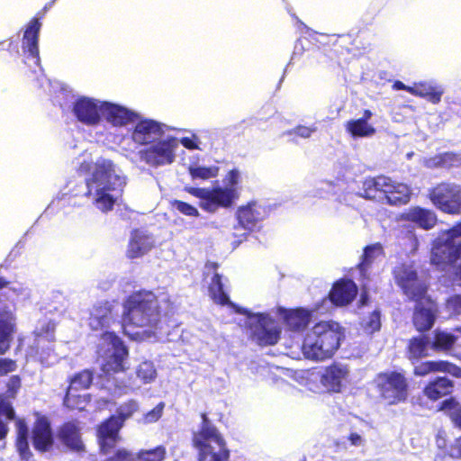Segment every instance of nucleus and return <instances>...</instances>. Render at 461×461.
<instances>
[{"mask_svg":"<svg viewBox=\"0 0 461 461\" xmlns=\"http://www.w3.org/2000/svg\"><path fill=\"white\" fill-rule=\"evenodd\" d=\"M343 337L341 326L332 321H319V359L330 357Z\"/></svg>","mask_w":461,"mask_h":461,"instance_id":"nucleus-12","label":"nucleus"},{"mask_svg":"<svg viewBox=\"0 0 461 461\" xmlns=\"http://www.w3.org/2000/svg\"><path fill=\"white\" fill-rule=\"evenodd\" d=\"M357 294V287L351 280H340L337 282L329 294L330 301L338 305L343 306L350 303Z\"/></svg>","mask_w":461,"mask_h":461,"instance_id":"nucleus-25","label":"nucleus"},{"mask_svg":"<svg viewBox=\"0 0 461 461\" xmlns=\"http://www.w3.org/2000/svg\"><path fill=\"white\" fill-rule=\"evenodd\" d=\"M102 113L109 123L116 127L125 126L139 117L136 113L108 102H102Z\"/></svg>","mask_w":461,"mask_h":461,"instance_id":"nucleus-20","label":"nucleus"},{"mask_svg":"<svg viewBox=\"0 0 461 461\" xmlns=\"http://www.w3.org/2000/svg\"><path fill=\"white\" fill-rule=\"evenodd\" d=\"M74 392L75 390L67 388L63 398V405L72 411H83L86 404V397Z\"/></svg>","mask_w":461,"mask_h":461,"instance_id":"nucleus-41","label":"nucleus"},{"mask_svg":"<svg viewBox=\"0 0 461 461\" xmlns=\"http://www.w3.org/2000/svg\"><path fill=\"white\" fill-rule=\"evenodd\" d=\"M425 167L429 168L443 167L441 153L424 159Z\"/></svg>","mask_w":461,"mask_h":461,"instance_id":"nucleus-58","label":"nucleus"},{"mask_svg":"<svg viewBox=\"0 0 461 461\" xmlns=\"http://www.w3.org/2000/svg\"><path fill=\"white\" fill-rule=\"evenodd\" d=\"M436 444L438 448L445 449L447 447V434L444 430H439L436 437Z\"/></svg>","mask_w":461,"mask_h":461,"instance_id":"nucleus-59","label":"nucleus"},{"mask_svg":"<svg viewBox=\"0 0 461 461\" xmlns=\"http://www.w3.org/2000/svg\"><path fill=\"white\" fill-rule=\"evenodd\" d=\"M17 366L14 360L11 358H0V376L14 372Z\"/></svg>","mask_w":461,"mask_h":461,"instance_id":"nucleus-55","label":"nucleus"},{"mask_svg":"<svg viewBox=\"0 0 461 461\" xmlns=\"http://www.w3.org/2000/svg\"><path fill=\"white\" fill-rule=\"evenodd\" d=\"M240 180V172L238 169H230L225 176L224 183L226 184L225 188H234L238 185Z\"/></svg>","mask_w":461,"mask_h":461,"instance_id":"nucleus-54","label":"nucleus"},{"mask_svg":"<svg viewBox=\"0 0 461 461\" xmlns=\"http://www.w3.org/2000/svg\"><path fill=\"white\" fill-rule=\"evenodd\" d=\"M428 345L429 339L427 337H419L411 339L409 344L410 359L418 360L428 356Z\"/></svg>","mask_w":461,"mask_h":461,"instance_id":"nucleus-40","label":"nucleus"},{"mask_svg":"<svg viewBox=\"0 0 461 461\" xmlns=\"http://www.w3.org/2000/svg\"><path fill=\"white\" fill-rule=\"evenodd\" d=\"M202 422L192 437V445L198 450V461H230V451L218 429L205 412L201 414Z\"/></svg>","mask_w":461,"mask_h":461,"instance_id":"nucleus-4","label":"nucleus"},{"mask_svg":"<svg viewBox=\"0 0 461 461\" xmlns=\"http://www.w3.org/2000/svg\"><path fill=\"white\" fill-rule=\"evenodd\" d=\"M443 167H458L461 165V154L453 152L441 153Z\"/></svg>","mask_w":461,"mask_h":461,"instance_id":"nucleus-52","label":"nucleus"},{"mask_svg":"<svg viewBox=\"0 0 461 461\" xmlns=\"http://www.w3.org/2000/svg\"><path fill=\"white\" fill-rule=\"evenodd\" d=\"M454 387L451 380L446 377H438L430 381L423 389V393L429 400L437 401L441 397L449 394Z\"/></svg>","mask_w":461,"mask_h":461,"instance_id":"nucleus-30","label":"nucleus"},{"mask_svg":"<svg viewBox=\"0 0 461 461\" xmlns=\"http://www.w3.org/2000/svg\"><path fill=\"white\" fill-rule=\"evenodd\" d=\"M184 191L198 198L199 206L210 213L215 212L219 208L230 207L233 201L238 198V193L234 188L185 186Z\"/></svg>","mask_w":461,"mask_h":461,"instance_id":"nucleus-7","label":"nucleus"},{"mask_svg":"<svg viewBox=\"0 0 461 461\" xmlns=\"http://www.w3.org/2000/svg\"><path fill=\"white\" fill-rule=\"evenodd\" d=\"M177 143L175 138L158 139L141 149L138 154L141 161L152 167L169 165L176 158Z\"/></svg>","mask_w":461,"mask_h":461,"instance_id":"nucleus-9","label":"nucleus"},{"mask_svg":"<svg viewBox=\"0 0 461 461\" xmlns=\"http://www.w3.org/2000/svg\"><path fill=\"white\" fill-rule=\"evenodd\" d=\"M172 206L186 216L198 217L200 215L198 210L194 206L181 200H174L172 202Z\"/></svg>","mask_w":461,"mask_h":461,"instance_id":"nucleus-49","label":"nucleus"},{"mask_svg":"<svg viewBox=\"0 0 461 461\" xmlns=\"http://www.w3.org/2000/svg\"><path fill=\"white\" fill-rule=\"evenodd\" d=\"M394 90H405L411 94V86H406L401 81H395L393 85Z\"/></svg>","mask_w":461,"mask_h":461,"instance_id":"nucleus-63","label":"nucleus"},{"mask_svg":"<svg viewBox=\"0 0 461 461\" xmlns=\"http://www.w3.org/2000/svg\"><path fill=\"white\" fill-rule=\"evenodd\" d=\"M303 353L306 358L315 360L317 359V343L308 341L307 339H304L302 346Z\"/></svg>","mask_w":461,"mask_h":461,"instance_id":"nucleus-53","label":"nucleus"},{"mask_svg":"<svg viewBox=\"0 0 461 461\" xmlns=\"http://www.w3.org/2000/svg\"><path fill=\"white\" fill-rule=\"evenodd\" d=\"M11 282L0 275V290L7 288Z\"/></svg>","mask_w":461,"mask_h":461,"instance_id":"nucleus-64","label":"nucleus"},{"mask_svg":"<svg viewBox=\"0 0 461 461\" xmlns=\"http://www.w3.org/2000/svg\"><path fill=\"white\" fill-rule=\"evenodd\" d=\"M410 90L411 95L425 98L434 104L441 101L444 94L442 86L432 80L415 82Z\"/></svg>","mask_w":461,"mask_h":461,"instance_id":"nucleus-27","label":"nucleus"},{"mask_svg":"<svg viewBox=\"0 0 461 461\" xmlns=\"http://www.w3.org/2000/svg\"><path fill=\"white\" fill-rule=\"evenodd\" d=\"M82 173L88 174L86 178V196H91L94 188L104 185H118L122 192L125 182L115 173L113 163L110 159L104 158H98L95 163L83 161L79 166Z\"/></svg>","mask_w":461,"mask_h":461,"instance_id":"nucleus-5","label":"nucleus"},{"mask_svg":"<svg viewBox=\"0 0 461 461\" xmlns=\"http://www.w3.org/2000/svg\"><path fill=\"white\" fill-rule=\"evenodd\" d=\"M440 410L447 412L455 425L461 429V404L459 402L452 398L446 400L441 403ZM448 454L451 457L461 458V436L450 447Z\"/></svg>","mask_w":461,"mask_h":461,"instance_id":"nucleus-26","label":"nucleus"},{"mask_svg":"<svg viewBox=\"0 0 461 461\" xmlns=\"http://www.w3.org/2000/svg\"><path fill=\"white\" fill-rule=\"evenodd\" d=\"M349 440L351 444L356 447L362 446L364 443L362 437L357 433H351L349 436Z\"/></svg>","mask_w":461,"mask_h":461,"instance_id":"nucleus-61","label":"nucleus"},{"mask_svg":"<svg viewBox=\"0 0 461 461\" xmlns=\"http://www.w3.org/2000/svg\"><path fill=\"white\" fill-rule=\"evenodd\" d=\"M105 461H137L136 454L126 448L117 449L112 456L107 457Z\"/></svg>","mask_w":461,"mask_h":461,"instance_id":"nucleus-51","label":"nucleus"},{"mask_svg":"<svg viewBox=\"0 0 461 461\" xmlns=\"http://www.w3.org/2000/svg\"><path fill=\"white\" fill-rule=\"evenodd\" d=\"M385 176H381L375 178H368L363 182L361 196L367 199L376 200L384 203V193L382 184L384 182Z\"/></svg>","mask_w":461,"mask_h":461,"instance_id":"nucleus-33","label":"nucleus"},{"mask_svg":"<svg viewBox=\"0 0 461 461\" xmlns=\"http://www.w3.org/2000/svg\"><path fill=\"white\" fill-rule=\"evenodd\" d=\"M384 186V202L390 205H402L409 203L412 194L411 188L404 184L394 181L385 176Z\"/></svg>","mask_w":461,"mask_h":461,"instance_id":"nucleus-19","label":"nucleus"},{"mask_svg":"<svg viewBox=\"0 0 461 461\" xmlns=\"http://www.w3.org/2000/svg\"><path fill=\"white\" fill-rule=\"evenodd\" d=\"M9 432V428L6 422L0 419V440H3L6 438Z\"/></svg>","mask_w":461,"mask_h":461,"instance_id":"nucleus-62","label":"nucleus"},{"mask_svg":"<svg viewBox=\"0 0 461 461\" xmlns=\"http://www.w3.org/2000/svg\"><path fill=\"white\" fill-rule=\"evenodd\" d=\"M256 203H249L237 210L238 222L245 230H252L260 219L259 212L254 209Z\"/></svg>","mask_w":461,"mask_h":461,"instance_id":"nucleus-34","label":"nucleus"},{"mask_svg":"<svg viewBox=\"0 0 461 461\" xmlns=\"http://www.w3.org/2000/svg\"><path fill=\"white\" fill-rule=\"evenodd\" d=\"M101 338L113 348V352L104 359L102 365L103 373L110 376L124 372L126 370L124 361L129 356V350L122 339L113 331H104Z\"/></svg>","mask_w":461,"mask_h":461,"instance_id":"nucleus-11","label":"nucleus"},{"mask_svg":"<svg viewBox=\"0 0 461 461\" xmlns=\"http://www.w3.org/2000/svg\"><path fill=\"white\" fill-rule=\"evenodd\" d=\"M461 221L453 228L443 230L433 242L431 263L439 268L448 270L452 281L461 285Z\"/></svg>","mask_w":461,"mask_h":461,"instance_id":"nucleus-3","label":"nucleus"},{"mask_svg":"<svg viewBox=\"0 0 461 461\" xmlns=\"http://www.w3.org/2000/svg\"><path fill=\"white\" fill-rule=\"evenodd\" d=\"M122 330L125 336L134 339L140 332H132L131 328L142 329V335H150L160 322L161 315H172L176 305L166 293L159 296L150 290L132 292L123 302Z\"/></svg>","mask_w":461,"mask_h":461,"instance_id":"nucleus-1","label":"nucleus"},{"mask_svg":"<svg viewBox=\"0 0 461 461\" xmlns=\"http://www.w3.org/2000/svg\"><path fill=\"white\" fill-rule=\"evenodd\" d=\"M94 380V372L89 369L81 370L74 374L68 380V386L67 388L75 391L88 389Z\"/></svg>","mask_w":461,"mask_h":461,"instance_id":"nucleus-35","label":"nucleus"},{"mask_svg":"<svg viewBox=\"0 0 461 461\" xmlns=\"http://www.w3.org/2000/svg\"><path fill=\"white\" fill-rule=\"evenodd\" d=\"M164 408V403L160 402L156 407H154L151 411L147 412L144 416L146 422H155L157 421L162 415Z\"/></svg>","mask_w":461,"mask_h":461,"instance_id":"nucleus-56","label":"nucleus"},{"mask_svg":"<svg viewBox=\"0 0 461 461\" xmlns=\"http://www.w3.org/2000/svg\"><path fill=\"white\" fill-rule=\"evenodd\" d=\"M394 278L403 293L417 302L413 313V324L419 331H426L432 328L438 307L434 301L426 296L427 284L418 276L412 264H402L395 267Z\"/></svg>","mask_w":461,"mask_h":461,"instance_id":"nucleus-2","label":"nucleus"},{"mask_svg":"<svg viewBox=\"0 0 461 461\" xmlns=\"http://www.w3.org/2000/svg\"><path fill=\"white\" fill-rule=\"evenodd\" d=\"M166 455V447L160 445L151 449H140L136 454V459L137 461H163Z\"/></svg>","mask_w":461,"mask_h":461,"instance_id":"nucleus-44","label":"nucleus"},{"mask_svg":"<svg viewBox=\"0 0 461 461\" xmlns=\"http://www.w3.org/2000/svg\"><path fill=\"white\" fill-rule=\"evenodd\" d=\"M188 173L193 180H195V179L208 180L210 178H213L218 176L219 167L216 166H212V167L190 166L188 167Z\"/></svg>","mask_w":461,"mask_h":461,"instance_id":"nucleus-43","label":"nucleus"},{"mask_svg":"<svg viewBox=\"0 0 461 461\" xmlns=\"http://www.w3.org/2000/svg\"><path fill=\"white\" fill-rule=\"evenodd\" d=\"M32 444L40 453H46L53 447L54 433L48 416L36 413V420L32 429Z\"/></svg>","mask_w":461,"mask_h":461,"instance_id":"nucleus-14","label":"nucleus"},{"mask_svg":"<svg viewBox=\"0 0 461 461\" xmlns=\"http://www.w3.org/2000/svg\"><path fill=\"white\" fill-rule=\"evenodd\" d=\"M180 143L187 149H198L197 143L189 137H183L180 139Z\"/></svg>","mask_w":461,"mask_h":461,"instance_id":"nucleus-60","label":"nucleus"},{"mask_svg":"<svg viewBox=\"0 0 461 461\" xmlns=\"http://www.w3.org/2000/svg\"><path fill=\"white\" fill-rule=\"evenodd\" d=\"M149 249L150 247L148 245L146 238L137 234V231H135L128 244L127 257L131 259L142 257Z\"/></svg>","mask_w":461,"mask_h":461,"instance_id":"nucleus-36","label":"nucleus"},{"mask_svg":"<svg viewBox=\"0 0 461 461\" xmlns=\"http://www.w3.org/2000/svg\"><path fill=\"white\" fill-rule=\"evenodd\" d=\"M15 427L17 429L15 447L22 459L28 461L32 454L30 450L28 442L29 429L27 423L23 419H16Z\"/></svg>","mask_w":461,"mask_h":461,"instance_id":"nucleus-31","label":"nucleus"},{"mask_svg":"<svg viewBox=\"0 0 461 461\" xmlns=\"http://www.w3.org/2000/svg\"><path fill=\"white\" fill-rule=\"evenodd\" d=\"M72 112L84 125L95 126L101 122L102 102L82 96L74 102Z\"/></svg>","mask_w":461,"mask_h":461,"instance_id":"nucleus-16","label":"nucleus"},{"mask_svg":"<svg viewBox=\"0 0 461 461\" xmlns=\"http://www.w3.org/2000/svg\"><path fill=\"white\" fill-rule=\"evenodd\" d=\"M137 376L145 384L152 382L157 375L156 369L151 362H141L136 370Z\"/></svg>","mask_w":461,"mask_h":461,"instance_id":"nucleus-45","label":"nucleus"},{"mask_svg":"<svg viewBox=\"0 0 461 461\" xmlns=\"http://www.w3.org/2000/svg\"><path fill=\"white\" fill-rule=\"evenodd\" d=\"M456 339L457 338L455 335L438 330L434 332V340L431 348L436 351H447L452 348Z\"/></svg>","mask_w":461,"mask_h":461,"instance_id":"nucleus-38","label":"nucleus"},{"mask_svg":"<svg viewBox=\"0 0 461 461\" xmlns=\"http://www.w3.org/2000/svg\"><path fill=\"white\" fill-rule=\"evenodd\" d=\"M445 309L450 316L461 314V294H454L447 298Z\"/></svg>","mask_w":461,"mask_h":461,"instance_id":"nucleus-50","label":"nucleus"},{"mask_svg":"<svg viewBox=\"0 0 461 461\" xmlns=\"http://www.w3.org/2000/svg\"><path fill=\"white\" fill-rule=\"evenodd\" d=\"M399 219L415 223L424 230L432 229L437 222L436 214L428 209L413 206L401 213Z\"/></svg>","mask_w":461,"mask_h":461,"instance_id":"nucleus-23","label":"nucleus"},{"mask_svg":"<svg viewBox=\"0 0 461 461\" xmlns=\"http://www.w3.org/2000/svg\"><path fill=\"white\" fill-rule=\"evenodd\" d=\"M286 329L291 331H302L306 329L311 320V312L303 308L286 309L280 307L277 310Z\"/></svg>","mask_w":461,"mask_h":461,"instance_id":"nucleus-22","label":"nucleus"},{"mask_svg":"<svg viewBox=\"0 0 461 461\" xmlns=\"http://www.w3.org/2000/svg\"><path fill=\"white\" fill-rule=\"evenodd\" d=\"M113 306L107 301L95 304L90 312L88 325L92 330L108 328L115 321Z\"/></svg>","mask_w":461,"mask_h":461,"instance_id":"nucleus-21","label":"nucleus"},{"mask_svg":"<svg viewBox=\"0 0 461 461\" xmlns=\"http://www.w3.org/2000/svg\"><path fill=\"white\" fill-rule=\"evenodd\" d=\"M117 189H119L118 185H104L94 188L95 192H92L93 203L103 212L112 211L117 199L111 193Z\"/></svg>","mask_w":461,"mask_h":461,"instance_id":"nucleus-29","label":"nucleus"},{"mask_svg":"<svg viewBox=\"0 0 461 461\" xmlns=\"http://www.w3.org/2000/svg\"><path fill=\"white\" fill-rule=\"evenodd\" d=\"M57 438L64 447L72 452L81 453L86 451L79 421L77 420H68L60 424L57 429Z\"/></svg>","mask_w":461,"mask_h":461,"instance_id":"nucleus-17","label":"nucleus"},{"mask_svg":"<svg viewBox=\"0 0 461 461\" xmlns=\"http://www.w3.org/2000/svg\"><path fill=\"white\" fill-rule=\"evenodd\" d=\"M413 372L418 376H425L430 373H447L461 378V368L444 360L421 362L414 366Z\"/></svg>","mask_w":461,"mask_h":461,"instance_id":"nucleus-24","label":"nucleus"},{"mask_svg":"<svg viewBox=\"0 0 461 461\" xmlns=\"http://www.w3.org/2000/svg\"><path fill=\"white\" fill-rule=\"evenodd\" d=\"M138 409V402L135 400H129L118 408L117 414L115 416L122 419V422L124 424V421L131 417Z\"/></svg>","mask_w":461,"mask_h":461,"instance_id":"nucleus-47","label":"nucleus"},{"mask_svg":"<svg viewBox=\"0 0 461 461\" xmlns=\"http://www.w3.org/2000/svg\"><path fill=\"white\" fill-rule=\"evenodd\" d=\"M163 134L161 123L151 119H141L136 123L131 138L136 144L147 146L160 139Z\"/></svg>","mask_w":461,"mask_h":461,"instance_id":"nucleus-18","label":"nucleus"},{"mask_svg":"<svg viewBox=\"0 0 461 461\" xmlns=\"http://www.w3.org/2000/svg\"><path fill=\"white\" fill-rule=\"evenodd\" d=\"M122 426V419L115 415H111L100 423L97 428V437L103 454L110 453L116 447L121 439L120 430Z\"/></svg>","mask_w":461,"mask_h":461,"instance_id":"nucleus-15","label":"nucleus"},{"mask_svg":"<svg viewBox=\"0 0 461 461\" xmlns=\"http://www.w3.org/2000/svg\"><path fill=\"white\" fill-rule=\"evenodd\" d=\"M382 254V247L379 244L368 246L365 249L363 260L358 266L361 276H366V271L372 261Z\"/></svg>","mask_w":461,"mask_h":461,"instance_id":"nucleus-42","label":"nucleus"},{"mask_svg":"<svg viewBox=\"0 0 461 461\" xmlns=\"http://www.w3.org/2000/svg\"><path fill=\"white\" fill-rule=\"evenodd\" d=\"M362 327L369 334L379 330L381 327L380 312L375 310L368 316L364 317L362 320Z\"/></svg>","mask_w":461,"mask_h":461,"instance_id":"nucleus-46","label":"nucleus"},{"mask_svg":"<svg viewBox=\"0 0 461 461\" xmlns=\"http://www.w3.org/2000/svg\"><path fill=\"white\" fill-rule=\"evenodd\" d=\"M1 415L5 416L9 420H16V414L12 402L2 393H0V416Z\"/></svg>","mask_w":461,"mask_h":461,"instance_id":"nucleus-48","label":"nucleus"},{"mask_svg":"<svg viewBox=\"0 0 461 461\" xmlns=\"http://www.w3.org/2000/svg\"><path fill=\"white\" fill-rule=\"evenodd\" d=\"M374 383L380 397L388 404H398L407 400L408 383L401 373H381L377 375Z\"/></svg>","mask_w":461,"mask_h":461,"instance_id":"nucleus-8","label":"nucleus"},{"mask_svg":"<svg viewBox=\"0 0 461 461\" xmlns=\"http://www.w3.org/2000/svg\"><path fill=\"white\" fill-rule=\"evenodd\" d=\"M56 0L47 3L44 7L32 18L27 24L22 41V48L32 58L39 59V36L41 28V20L45 16L47 11L54 5Z\"/></svg>","mask_w":461,"mask_h":461,"instance_id":"nucleus-13","label":"nucleus"},{"mask_svg":"<svg viewBox=\"0 0 461 461\" xmlns=\"http://www.w3.org/2000/svg\"><path fill=\"white\" fill-rule=\"evenodd\" d=\"M236 312L248 318H256V322L249 324L251 339L260 347L274 346L277 344L281 337V328L276 321L267 313H251L249 310L237 307Z\"/></svg>","mask_w":461,"mask_h":461,"instance_id":"nucleus-6","label":"nucleus"},{"mask_svg":"<svg viewBox=\"0 0 461 461\" xmlns=\"http://www.w3.org/2000/svg\"><path fill=\"white\" fill-rule=\"evenodd\" d=\"M315 131L314 127L298 125L289 131V134H294L302 138H309Z\"/></svg>","mask_w":461,"mask_h":461,"instance_id":"nucleus-57","label":"nucleus"},{"mask_svg":"<svg viewBox=\"0 0 461 461\" xmlns=\"http://www.w3.org/2000/svg\"><path fill=\"white\" fill-rule=\"evenodd\" d=\"M208 291L214 303L220 305H230L236 311L238 305L230 301L228 294L224 292L221 276L214 273L209 285Z\"/></svg>","mask_w":461,"mask_h":461,"instance_id":"nucleus-32","label":"nucleus"},{"mask_svg":"<svg viewBox=\"0 0 461 461\" xmlns=\"http://www.w3.org/2000/svg\"><path fill=\"white\" fill-rule=\"evenodd\" d=\"M14 332V324L7 318H0V355L10 348V339Z\"/></svg>","mask_w":461,"mask_h":461,"instance_id":"nucleus-39","label":"nucleus"},{"mask_svg":"<svg viewBox=\"0 0 461 461\" xmlns=\"http://www.w3.org/2000/svg\"><path fill=\"white\" fill-rule=\"evenodd\" d=\"M348 370L345 366L334 365L326 369L321 382L328 390L339 392L348 377Z\"/></svg>","mask_w":461,"mask_h":461,"instance_id":"nucleus-28","label":"nucleus"},{"mask_svg":"<svg viewBox=\"0 0 461 461\" xmlns=\"http://www.w3.org/2000/svg\"><path fill=\"white\" fill-rule=\"evenodd\" d=\"M347 130L354 137H370L375 133V129L365 119L350 121L347 123Z\"/></svg>","mask_w":461,"mask_h":461,"instance_id":"nucleus-37","label":"nucleus"},{"mask_svg":"<svg viewBox=\"0 0 461 461\" xmlns=\"http://www.w3.org/2000/svg\"><path fill=\"white\" fill-rule=\"evenodd\" d=\"M429 199L445 213L461 214V186L458 185L441 183L430 190Z\"/></svg>","mask_w":461,"mask_h":461,"instance_id":"nucleus-10","label":"nucleus"}]
</instances>
